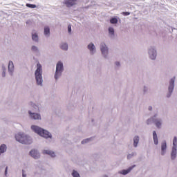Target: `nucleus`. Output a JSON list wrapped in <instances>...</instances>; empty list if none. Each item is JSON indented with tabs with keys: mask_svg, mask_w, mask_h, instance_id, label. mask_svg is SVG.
<instances>
[{
	"mask_svg": "<svg viewBox=\"0 0 177 177\" xmlns=\"http://www.w3.org/2000/svg\"><path fill=\"white\" fill-rule=\"evenodd\" d=\"M87 49L89 50V53L91 56H93L96 53V46L92 42L88 44Z\"/></svg>",
	"mask_w": 177,
	"mask_h": 177,
	"instance_id": "10",
	"label": "nucleus"
},
{
	"mask_svg": "<svg viewBox=\"0 0 177 177\" xmlns=\"http://www.w3.org/2000/svg\"><path fill=\"white\" fill-rule=\"evenodd\" d=\"M22 177H27V174H26V170L22 169Z\"/></svg>",
	"mask_w": 177,
	"mask_h": 177,
	"instance_id": "35",
	"label": "nucleus"
},
{
	"mask_svg": "<svg viewBox=\"0 0 177 177\" xmlns=\"http://www.w3.org/2000/svg\"><path fill=\"white\" fill-rule=\"evenodd\" d=\"M15 71V64H13L12 61H10L8 63V73L10 75H13V72Z\"/></svg>",
	"mask_w": 177,
	"mask_h": 177,
	"instance_id": "15",
	"label": "nucleus"
},
{
	"mask_svg": "<svg viewBox=\"0 0 177 177\" xmlns=\"http://www.w3.org/2000/svg\"><path fill=\"white\" fill-rule=\"evenodd\" d=\"M60 48L62 49V50H68V44L67 43H62Z\"/></svg>",
	"mask_w": 177,
	"mask_h": 177,
	"instance_id": "24",
	"label": "nucleus"
},
{
	"mask_svg": "<svg viewBox=\"0 0 177 177\" xmlns=\"http://www.w3.org/2000/svg\"><path fill=\"white\" fill-rule=\"evenodd\" d=\"M100 49L103 57H104V59H107L109 56V47L106 43L101 42L100 45Z\"/></svg>",
	"mask_w": 177,
	"mask_h": 177,
	"instance_id": "7",
	"label": "nucleus"
},
{
	"mask_svg": "<svg viewBox=\"0 0 177 177\" xmlns=\"http://www.w3.org/2000/svg\"><path fill=\"white\" fill-rule=\"evenodd\" d=\"M35 78L37 86H44V78L42 77V65L38 62L35 71Z\"/></svg>",
	"mask_w": 177,
	"mask_h": 177,
	"instance_id": "3",
	"label": "nucleus"
},
{
	"mask_svg": "<svg viewBox=\"0 0 177 177\" xmlns=\"http://www.w3.org/2000/svg\"><path fill=\"white\" fill-rule=\"evenodd\" d=\"M175 80L176 77H173L169 81V86L167 88L168 92L166 95V97H167V99H169V97L172 96V93H174V89H175Z\"/></svg>",
	"mask_w": 177,
	"mask_h": 177,
	"instance_id": "6",
	"label": "nucleus"
},
{
	"mask_svg": "<svg viewBox=\"0 0 177 177\" xmlns=\"http://www.w3.org/2000/svg\"><path fill=\"white\" fill-rule=\"evenodd\" d=\"M72 176H73V177H81V176H80V173L77 172V171H75V170H73V172H72Z\"/></svg>",
	"mask_w": 177,
	"mask_h": 177,
	"instance_id": "31",
	"label": "nucleus"
},
{
	"mask_svg": "<svg viewBox=\"0 0 177 177\" xmlns=\"http://www.w3.org/2000/svg\"><path fill=\"white\" fill-rule=\"evenodd\" d=\"M31 24H32L31 20H28V21H26V24H27L28 26H31Z\"/></svg>",
	"mask_w": 177,
	"mask_h": 177,
	"instance_id": "41",
	"label": "nucleus"
},
{
	"mask_svg": "<svg viewBox=\"0 0 177 177\" xmlns=\"http://www.w3.org/2000/svg\"><path fill=\"white\" fill-rule=\"evenodd\" d=\"M78 0H65L64 1V5H66V8H71L74 6V5H77V1Z\"/></svg>",
	"mask_w": 177,
	"mask_h": 177,
	"instance_id": "12",
	"label": "nucleus"
},
{
	"mask_svg": "<svg viewBox=\"0 0 177 177\" xmlns=\"http://www.w3.org/2000/svg\"><path fill=\"white\" fill-rule=\"evenodd\" d=\"M31 129L35 132V133H37L41 138H44V139H52V133L48 131L42 129L37 125H32Z\"/></svg>",
	"mask_w": 177,
	"mask_h": 177,
	"instance_id": "2",
	"label": "nucleus"
},
{
	"mask_svg": "<svg viewBox=\"0 0 177 177\" xmlns=\"http://www.w3.org/2000/svg\"><path fill=\"white\" fill-rule=\"evenodd\" d=\"M44 35L46 38H49V37H50V28H49V26H44Z\"/></svg>",
	"mask_w": 177,
	"mask_h": 177,
	"instance_id": "17",
	"label": "nucleus"
},
{
	"mask_svg": "<svg viewBox=\"0 0 177 177\" xmlns=\"http://www.w3.org/2000/svg\"><path fill=\"white\" fill-rule=\"evenodd\" d=\"M32 106L33 109H35V111H39V107L38 106V105L32 104Z\"/></svg>",
	"mask_w": 177,
	"mask_h": 177,
	"instance_id": "33",
	"label": "nucleus"
},
{
	"mask_svg": "<svg viewBox=\"0 0 177 177\" xmlns=\"http://www.w3.org/2000/svg\"><path fill=\"white\" fill-rule=\"evenodd\" d=\"M43 154H47V156H49L50 157H52L53 158H55V157H56V153H55V151H53L49 149H44L43 151Z\"/></svg>",
	"mask_w": 177,
	"mask_h": 177,
	"instance_id": "16",
	"label": "nucleus"
},
{
	"mask_svg": "<svg viewBox=\"0 0 177 177\" xmlns=\"http://www.w3.org/2000/svg\"><path fill=\"white\" fill-rule=\"evenodd\" d=\"M31 120H41V114L37 113H32L31 111H28Z\"/></svg>",
	"mask_w": 177,
	"mask_h": 177,
	"instance_id": "11",
	"label": "nucleus"
},
{
	"mask_svg": "<svg viewBox=\"0 0 177 177\" xmlns=\"http://www.w3.org/2000/svg\"><path fill=\"white\" fill-rule=\"evenodd\" d=\"M136 156V152H132L131 153H129L127 155V160H131L132 157Z\"/></svg>",
	"mask_w": 177,
	"mask_h": 177,
	"instance_id": "30",
	"label": "nucleus"
},
{
	"mask_svg": "<svg viewBox=\"0 0 177 177\" xmlns=\"http://www.w3.org/2000/svg\"><path fill=\"white\" fill-rule=\"evenodd\" d=\"M92 140V138H86L82 141V145H85L86 143H89Z\"/></svg>",
	"mask_w": 177,
	"mask_h": 177,
	"instance_id": "32",
	"label": "nucleus"
},
{
	"mask_svg": "<svg viewBox=\"0 0 177 177\" xmlns=\"http://www.w3.org/2000/svg\"><path fill=\"white\" fill-rule=\"evenodd\" d=\"M176 154H177V148H172L171 152V160H175V158H176Z\"/></svg>",
	"mask_w": 177,
	"mask_h": 177,
	"instance_id": "21",
	"label": "nucleus"
},
{
	"mask_svg": "<svg viewBox=\"0 0 177 177\" xmlns=\"http://www.w3.org/2000/svg\"><path fill=\"white\" fill-rule=\"evenodd\" d=\"M135 167H136V165H133L132 166H131L130 167H129L127 169H123L122 171H119V174H120V175H128V174H129V172H131V171L135 168Z\"/></svg>",
	"mask_w": 177,
	"mask_h": 177,
	"instance_id": "14",
	"label": "nucleus"
},
{
	"mask_svg": "<svg viewBox=\"0 0 177 177\" xmlns=\"http://www.w3.org/2000/svg\"><path fill=\"white\" fill-rule=\"evenodd\" d=\"M148 55L151 60H156L157 59V49L155 46H151L148 48Z\"/></svg>",
	"mask_w": 177,
	"mask_h": 177,
	"instance_id": "8",
	"label": "nucleus"
},
{
	"mask_svg": "<svg viewBox=\"0 0 177 177\" xmlns=\"http://www.w3.org/2000/svg\"><path fill=\"white\" fill-rule=\"evenodd\" d=\"M147 91H148L147 86H144V88H143L144 93H146V92H147Z\"/></svg>",
	"mask_w": 177,
	"mask_h": 177,
	"instance_id": "37",
	"label": "nucleus"
},
{
	"mask_svg": "<svg viewBox=\"0 0 177 177\" xmlns=\"http://www.w3.org/2000/svg\"><path fill=\"white\" fill-rule=\"evenodd\" d=\"M111 24H117L118 23V19L116 17H113L110 19Z\"/></svg>",
	"mask_w": 177,
	"mask_h": 177,
	"instance_id": "28",
	"label": "nucleus"
},
{
	"mask_svg": "<svg viewBox=\"0 0 177 177\" xmlns=\"http://www.w3.org/2000/svg\"><path fill=\"white\" fill-rule=\"evenodd\" d=\"M27 8H30V9H35L37 8V5L31 4V3H26Z\"/></svg>",
	"mask_w": 177,
	"mask_h": 177,
	"instance_id": "29",
	"label": "nucleus"
},
{
	"mask_svg": "<svg viewBox=\"0 0 177 177\" xmlns=\"http://www.w3.org/2000/svg\"><path fill=\"white\" fill-rule=\"evenodd\" d=\"M4 175H5L6 176H8V167H6V169H5Z\"/></svg>",
	"mask_w": 177,
	"mask_h": 177,
	"instance_id": "39",
	"label": "nucleus"
},
{
	"mask_svg": "<svg viewBox=\"0 0 177 177\" xmlns=\"http://www.w3.org/2000/svg\"><path fill=\"white\" fill-rule=\"evenodd\" d=\"M167 150V141L164 140L161 143V155H165V151Z\"/></svg>",
	"mask_w": 177,
	"mask_h": 177,
	"instance_id": "18",
	"label": "nucleus"
},
{
	"mask_svg": "<svg viewBox=\"0 0 177 177\" xmlns=\"http://www.w3.org/2000/svg\"><path fill=\"white\" fill-rule=\"evenodd\" d=\"M29 155L30 157H32V158H34L35 160H38L41 157V154L39 153V151H38V149H32L29 152Z\"/></svg>",
	"mask_w": 177,
	"mask_h": 177,
	"instance_id": "9",
	"label": "nucleus"
},
{
	"mask_svg": "<svg viewBox=\"0 0 177 177\" xmlns=\"http://www.w3.org/2000/svg\"><path fill=\"white\" fill-rule=\"evenodd\" d=\"M68 32L69 34H71V25L68 26Z\"/></svg>",
	"mask_w": 177,
	"mask_h": 177,
	"instance_id": "36",
	"label": "nucleus"
},
{
	"mask_svg": "<svg viewBox=\"0 0 177 177\" xmlns=\"http://www.w3.org/2000/svg\"><path fill=\"white\" fill-rule=\"evenodd\" d=\"M31 50L33 53H39V49L37 47V46H32Z\"/></svg>",
	"mask_w": 177,
	"mask_h": 177,
	"instance_id": "25",
	"label": "nucleus"
},
{
	"mask_svg": "<svg viewBox=\"0 0 177 177\" xmlns=\"http://www.w3.org/2000/svg\"><path fill=\"white\" fill-rule=\"evenodd\" d=\"M115 64L116 67H120V62H116L115 63Z\"/></svg>",
	"mask_w": 177,
	"mask_h": 177,
	"instance_id": "42",
	"label": "nucleus"
},
{
	"mask_svg": "<svg viewBox=\"0 0 177 177\" xmlns=\"http://www.w3.org/2000/svg\"><path fill=\"white\" fill-rule=\"evenodd\" d=\"M17 142L21 143V145H31L32 143V138L24 133H19L15 135Z\"/></svg>",
	"mask_w": 177,
	"mask_h": 177,
	"instance_id": "4",
	"label": "nucleus"
},
{
	"mask_svg": "<svg viewBox=\"0 0 177 177\" xmlns=\"http://www.w3.org/2000/svg\"><path fill=\"white\" fill-rule=\"evenodd\" d=\"M172 149H177V137L176 136L174 137Z\"/></svg>",
	"mask_w": 177,
	"mask_h": 177,
	"instance_id": "27",
	"label": "nucleus"
},
{
	"mask_svg": "<svg viewBox=\"0 0 177 177\" xmlns=\"http://www.w3.org/2000/svg\"><path fill=\"white\" fill-rule=\"evenodd\" d=\"M1 68L3 71H6V66L4 64L2 65Z\"/></svg>",
	"mask_w": 177,
	"mask_h": 177,
	"instance_id": "40",
	"label": "nucleus"
},
{
	"mask_svg": "<svg viewBox=\"0 0 177 177\" xmlns=\"http://www.w3.org/2000/svg\"><path fill=\"white\" fill-rule=\"evenodd\" d=\"M41 171H42V167L37 166L36 171L34 172L35 175L41 174Z\"/></svg>",
	"mask_w": 177,
	"mask_h": 177,
	"instance_id": "26",
	"label": "nucleus"
},
{
	"mask_svg": "<svg viewBox=\"0 0 177 177\" xmlns=\"http://www.w3.org/2000/svg\"><path fill=\"white\" fill-rule=\"evenodd\" d=\"M32 40L34 42H39V37H38V31L33 30L32 31Z\"/></svg>",
	"mask_w": 177,
	"mask_h": 177,
	"instance_id": "13",
	"label": "nucleus"
},
{
	"mask_svg": "<svg viewBox=\"0 0 177 177\" xmlns=\"http://www.w3.org/2000/svg\"><path fill=\"white\" fill-rule=\"evenodd\" d=\"M148 110H149V111H151V110H153V106H149L148 107Z\"/></svg>",
	"mask_w": 177,
	"mask_h": 177,
	"instance_id": "43",
	"label": "nucleus"
},
{
	"mask_svg": "<svg viewBox=\"0 0 177 177\" xmlns=\"http://www.w3.org/2000/svg\"><path fill=\"white\" fill-rule=\"evenodd\" d=\"M122 15H123V16H129V15H131V12H122Z\"/></svg>",
	"mask_w": 177,
	"mask_h": 177,
	"instance_id": "34",
	"label": "nucleus"
},
{
	"mask_svg": "<svg viewBox=\"0 0 177 177\" xmlns=\"http://www.w3.org/2000/svg\"><path fill=\"white\" fill-rule=\"evenodd\" d=\"M151 124H154V125L158 128V129H161V127H162V119L160 118V114L157 111L152 117L147 119V124L151 125Z\"/></svg>",
	"mask_w": 177,
	"mask_h": 177,
	"instance_id": "1",
	"label": "nucleus"
},
{
	"mask_svg": "<svg viewBox=\"0 0 177 177\" xmlns=\"http://www.w3.org/2000/svg\"><path fill=\"white\" fill-rule=\"evenodd\" d=\"M139 140H140V138L138 136H136L134 138H133V147L136 148L138 147V145H139Z\"/></svg>",
	"mask_w": 177,
	"mask_h": 177,
	"instance_id": "22",
	"label": "nucleus"
},
{
	"mask_svg": "<svg viewBox=\"0 0 177 177\" xmlns=\"http://www.w3.org/2000/svg\"><path fill=\"white\" fill-rule=\"evenodd\" d=\"M109 37L111 38H114V28L109 27L108 29Z\"/></svg>",
	"mask_w": 177,
	"mask_h": 177,
	"instance_id": "23",
	"label": "nucleus"
},
{
	"mask_svg": "<svg viewBox=\"0 0 177 177\" xmlns=\"http://www.w3.org/2000/svg\"><path fill=\"white\" fill-rule=\"evenodd\" d=\"M8 151V146L5 144H1L0 145V156L3 154V153H6Z\"/></svg>",
	"mask_w": 177,
	"mask_h": 177,
	"instance_id": "19",
	"label": "nucleus"
},
{
	"mask_svg": "<svg viewBox=\"0 0 177 177\" xmlns=\"http://www.w3.org/2000/svg\"><path fill=\"white\" fill-rule=\"evenodd\" d=\"M63 71H64V65L63 64L62 61H58L56 64V69L54 75V78L55 81H57L62 75L63 74Z\"/></svg>",
	"mask_w": 177,
	"mask_h": 177,
	"instance_id": "5",
	"label": "nucleus"
},
{
	"mask_svg": "<svg viewBox=\"0 0 177 177\" xmlns=\"http://www.w3.org/2000/svg\"><path fill=\"white\" fill-rule=\"evenodd\" d=\"M2 77H6V71H3V72H2Z\"/></svg>",
	"mask_w": 177,
	"mask_h": 177,
	"instance_id": "38",
	"label": "nucleus"
},
{
	"mask_svg": "<svg viewBox=\"0 0 177 177\" xmlns=\"http://www.w3.org/2000/svg\"><path fill=\"white\" fill-rule=\"evenodd\" d=\"M153 140L156 146L158 145V136H157V132L156 131H153Z\"/></svg>",
	"mask_w": 177,
	"mask_h": 177,
	"instance_id": "20",
	"label": "nucleus"
}]
</instances>
